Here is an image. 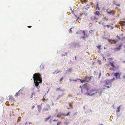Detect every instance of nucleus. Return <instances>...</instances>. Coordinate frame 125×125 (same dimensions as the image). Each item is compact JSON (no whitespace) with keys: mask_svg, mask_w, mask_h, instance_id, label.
I'll return each mask as SVG.
<instances>
[{"mask_svg":"<svg viewBox=\"0 0 125 125\" xmlns=\"http://www.w3.org/2000/svg\"><path fill=\"white\" fill-rule=\"evenodd\" d=\"M71 29H72V28H71L69 29V32L70 33H71L72 32V31Z\"/></svg>","mask_w":125,"mask_h":125,"instance_id":"obj_20","label":"nucleus"},{"mask_svg":"<svg viewBox=\"0 0 125 125\" xmlns=\"http://www.w3.org/2000/svg\"><path fill=\"white\" fill-rule=\"evenodd\" d=\"M95 14L99 16L100 15V13L98 11H96L95 13Z\"/></svg>","mask_w":125,"mask_h":125,"instance_id":"obj_16","label":"nucleus"},{"mask_svg":"<svg viewBox=\"0 0 125 125\" xmlns=\"http://www.w3.org/2000/svg\"><path fill=\"white\" fill-rule=\"evenodd\" d=\"M96 6H97V7L98 10H100V8L99 6H98V3H97V4Z\"/></svg>","mask_w":125,"mask_h":125,"instance_id":"obj_19","label":"nucleus"},{"mask_svg":"<svg viewBox=\"0 0 125 125\" xmlns=\"http://www.w3.org/2000/svg\"><path fill=\"white\" fill-rule=\"evenodd\" d=\"M106 26L108 28H109L110 27H111V26L109 25H106Z\"/></svg>","mask_w":125,"mask_h":125,"instance_id":"obj_27","label":"nucleus"},{"mask_svg":"<svg viewBox=\"0 0 125 125\" xmlns=\"http://www.w3.org/2000/svg\"><path fill=\"white\" fill-rule=\"evenodd\" d=\"M122 45V44H121L119 45L118 47H117L115 48V51H116L120 50L121 49Z\"/></svg>","mask_w":125,"mask_h":125,"instance_id":"obj_6","label":"nucleus"},{"mask_svg":"<svg viewBox=\"0 0 125 125\" xmlns=\"http://www.w3.org/2000/svg\"><path fill=\"white\" fill-rule=\"evenodd\" d=\"M99 63H100V64H101V61H99Z\"/></svg>","mask_w":125,"mask_h":125,"instance_id":"obj_45","label":"nucleus"},{"mask_svg":"<svg viewBox=\"0 0 125 125\" xmlns=\"http://www.w3.org/2000/svg\"><path fill=\"white\" fill-rule=\"evenodd\" d=\"M108 41L110 43H113L114 44L116 43L118 41V40H112L111 39H109L108 40Z\"/></svg>","mask_w":125,"mask_h":125,"instance_id":"obj_4","label":"nucleus"},{"mask_svg":"<svg viewBox=\"0 0 125 125\" xmlns=\"http://www.w3.org/2000/svg\"><path fill=\"white\" fill-rule=\"evenodd\" d=\"M43 110L44 111H47L48 109L45 108H44L43 109Z\"/></svg>","mask_w":125,"mask_h":125,"instance_id":"obj_28","label":"nucleus"},{"mask_svg":"<svg viewBox=\"0 0 125 125\" xmlns=\"http://www.w3.org/2000/svg\"><path fill=\"white\" fill-rule=\"evenodd\" d=\"M58 120H56V119H54L53 120V121H57Z\"/></svg>","mask_w":125,"mask_h":125,"instance_id":"obj_40","label":"nucleus"},{"mask_svg":"<svg viewBox=\"0 0 125 125\" xmlns=\"http://www.w3.org/2000/svg\"><path fill=\"white\" fill-rule=\"evenodd\" d=\"M38 92H39L40 91L39 90H38Z\"/></svg>","mask_w":125,"mask_h":125,"instance_id":"obj_53","label":"nucleus"},{"mask_svg":"<svg viewBox=\"0 0 125 125\" xmlns=\"http://www.w3.org/2000/svg\"><path fill=\"white\" fill-rule=\"evenodd\" d=\"M109 9H108L106 10V11L109 14H112V15H114V12L113 11H108V10Z\"/></svg>","mask_w":125,"mask_h":125,"instance_id":"obj_7","label":"nucleus"},{"mask_svg":"<svg viewBox=\"0 0 125 125\" xmlns=\"http://www.w3.org/2000/svg\"><path fill=\"white\" fill-rule=\"evenodd\" d=\"M111 27V29H113V27L112 26H111V27Z\"/></svg>","mask_w":125,"mask_h":125,"instance_id":"obj_39","label":"nucleus"},{"mask_svg":"<svg viewBox=\"0 0 125 125\" xmlns=\"http://www.w3.org/2000/svg\"><path fill=\"white\" fill-rule=\"evenodd\" d=\"M55 72H54V73H53V74H54L55 73Z\"/></svg>","mask_w":125,"mask_h":125,"instance_id":"obj_52","label":"nucleus"},{"mask_svg":"<svg viewBox=\"0 0 125 125\" xmlns=\"http://www.w3.org/2000/svg\"><path fill=\"white\" fill-rule=\"evenodd\" d=\"M115 5H116V6H120V4H115Z\"/></svg>","mask_w":125,"mask_h":125,"instance_id":"obj_34","label":"nucleus"},{"mask_svg":"<svg viewBox=\"0 0 125 125\" xmlns=\"http://www.w3.org/2000/svg\"><path fill=\"white\" fill-rule=\"evenodd\" d=\"M120 106L117 109V112H119L120 111Z\"/></svg>","mask_w":125,"mask_h":125,"instance_id":"obj_17","label":"nucleus"},{"mask_svg":"<svg viewBox=\"0 0 125 125\" xmlns=\"http://www.w3.org/2000/svg\"><path fill=\"white\" fill-rule=\"evenodd\" d=\"M35 105H33L32 106L31 108L32 109H33L35 107Z\"/></svg>","mask_w":125,"mask_h":125,"instance_id":"obj_31","label":"nucleus"},{"mask_svg":"<svg viewBox=\"0 0 125 125\" xmlns=\"http://www.w3.org/2000/svg\"><path fill=\"white\" fill-rule=\"evenodd\" d=\"M92 76H91L90 77H89L88 76H86L84 78L83 80H82L80 79H78V80H79L80 81V82L81 83H83L84 82H89L90 81L92 77Z\"/></svg>","mask_w":125,"mask_h":125,"instance_id":"obj_2","label":"nucleus"},{"mask_svg":"<svg viewBox=\"0 0 125 125\" xmlns=\"http://www.w3.org/2000/svg\"><path fill=\"white\" fill-rule=\"evenodd\" d=\"M106 85H111V81L110 80L107 79L105 81Z\"/></svg>","mask_w":125,"mask_h":125,"instance_id":"obj_5","label":"nucleus"},{"mask_svg":"<svg viewBox=\"0 0 125 125\" xmlns=\"http://www.w3.org/2000/svg\"><path fill=\"white\" fill-rule=\"evenodd\" d=\"M60 72V71H59L58 72L56 73H57H57H58L59 72Z\"/></svg>","mask_w":125,"mask_h":125,"instance_id":"obj_47","label":"nucleus"},{"mask_svg":"<svg viewBox=\"0 0 125 125\" xmlns=\"http://www.w3.org/2000/svg\"><path fill=\"white\" fill-rule=\"evenodd\" d=\"M68 108V109H69V108Z\"/></svg>","mask_w":125,"mask_h":125,"instance_id":"obj_59","label":"nucleus"},{"mask_svg":"<svg viewBox=\"0 0 125 125\" xmlns=\"http://www.w3.org/2000/svg\"><path fill=\"white\" fill-rule=\"evenodd\" d=\"M19 118H21V117H19ZM20 121V119H19V118H18V119L17 121Z\"/></svg>","mask_w":125,"mask_h":125,"instance_id":"obj_36","label":"nucleus"},{"mask_svg":"<svg viewBox=\"0 0 125 125\" xmlns=\"http://www.w3.org/2000/svg\"><path fill=\"white\" fill-rule=\"evenodd\" d=\"M37 88H38V89H39V88H38V87H37Z\"/></svg>","mask_w":125,"mask_h":125,"instance_id":"obj_54","label":"nucleus"},{"mask_svg":"<svg viewBox=\"0 0 125 125\" xmlns=\"http://www.w3.org/2000/svg\"><path fill=\"white\" fill-rule=\"evenodd\" d=\"M70 112H68V113L66 115H65L64 114H62L64 116H68L69 115V113Z\"/></svg>","mask_w":125,"mask_h":125,"instance_id":"obj_18","label":"nucleus"},{"mask_svg":"<svg viewBox=\"0 0 125 125\" xmlns=\"http://www.w3.org/2000/svg\"><path fill=\"white\" fill-rule=\"evenodd\" d=\"M85 38V37L84 36H83V37H81V38Z\"/></svg>","mask_w":125,"mask_h":125,"instance_id":"obj_46","label":"nucleus"},{"mask_svg":"<svg viewBox=\"0 0 125 125\" xmlns=\"http://www.w3.org/2000/svg\"><path fill=\"white\" fill-rule=\"evenodd\" d=\"M79 87L81 89V92H82V86H80V87Z\"/></svg>","mask_w":125,"mask_h":125,"instance_id":"obj_37","label":"nucleus"},{"mask_svg":"<svg viewBox=\"0 0 125 125\" xmlns=\"http://www.w3.org/2000/svg\"><path fill=\"white\" fill-rule=\"evenodd\" d=\"M86 85L85 84H84L83 85V86H82V87L83 88H85V87H86Z\"/></svg>","mask_w":125,"mask_h":125,"instance_id":"obj_21","label":"nucleus"},{"mask_svg":"<svg viewBox=\"0 0 125 125\" xmlns=\"http://www.w3.org/2000/svg\"><path fill=\"white\" fill-rule=\"evenodd\" d=\"M82 31L83 32V34H84V35H85V31Z\"/></svg>","mask_w":125,"mask_h":125,"instance_id":"obj_33","label":"nucleus"},{"mask_svg":"<svg viewBox=\"0 0 125 125\" xmlns=\"http://www.w3.org/2000/svg\"><path fill=\"white\" fill-rule=\"evenodd\" d=\"M63 79V77H62L61 78V79H60V81H61Z\"/></svg>","mask_w":125,"mask_h":125,"instance_id":"obj_30","label":"nucleus"},{"mask_svg":"<svg viewBox=\"0 0 125 125\" xmlns=\"http://www.w3.org/2000/svg\"><path fill=\"white\" fill-rule=\"evenodd\" d=\"M9 100L10 101L13 102L14 101V99L13 98V97L12 96H10V98L9 99Z\"/></svg>","mask_w":125,"mask_h":125,"instance_id":"obj_9","label":"nucleus"},{"mask_svg":"<svg viewBox=\"0 0 125 125\" xmlns=\"http://www.w3.org/2000/svg\"><path fill=\"white\" fill-rule=\"evenodd\" d=\"M123 78L124 79H125V75L123 76Z\"/></svg>","mask_w":125,"mask_h":125,"instance_id":"obj_43","label":"nucleus"},{"mask_svg":"<svg viewBox=\"0 0 125 125\" xmlns=\"http://www.w3.org/2000/svg\"><path fill=\"white\" fill-rule=\"evenodd\" d=\"M95 94V93H93L91 94H90V93H86L85 94H87L88 95L90 96H92L93 95H94Z\"/></svg>","mask_w":125,"mask_h":125,"instance_id":"obj_12","label":"nucleus"},{"mask_svg":"<svg viewBox=\"0 0 125 125\" xmlns=\"http://www.w3.org/2000/svg\"><path fill=\"white\" fill-rule=\"evenodd\" d=\"M35 93L34 92V93H33L32 94V95H31V96L30 98L31 99L32 98L33 96V95H35Z\"/></svg>","mask_w":125,"mask_h":125,"instance_id":"obj_15","label":"nucleus"},{"mask_svg":"<svg viewBox=\"0 0 125 125\" xmlns=\"http://www.w3.org/2000/svg\"><path fill=\"white\" fill-rule=\"evenodd\" d=\"M23 91V89H21L19 91H18V92H17L16 93V94L15 95V96L16 97H17L18 96V94H19V93L20 92V91H21L22 92Z\"/></svg>","mask_w":125,"mask_h":125,"instance_id":"obj_8","label":"nucleus"},{"mask_svg":"<svg viewBox=\"0 0 125 125\" xmlns=\"http://www.w3.org/2000/svg\"><path fill=\"white\" fill-rule=\"evenodd\" d=\"M72 69L71 68L69 69L66 71V73H69L72 72Z\"/></svg>","mask_w":125,"mask_h":125,"instance_id":"obj_11","label":"nucleus"},{"mask_svg":"<svg viewBox=\"0 0 125 125\" xmlns=\"http://www.w3.org/2000/svg\"><path fill=\"white\" fill-rule=\"evenodd\" d=\"M116 37L119 40L120 39V37L118 36H116Z\"/></svg>","mask_w":125,"mask_h":125,"instance_id":"obj_29","label":"nucleus"},{"mask_svg":"<svg viewBox=\"0 0 125 125\" xmlns=\"http://www.w3.org/2000/svg\"><path fill=\"white\" fill-rule=\"evenodd\" d=\"M113 75L116 77L117 79H119L120 78V74L119 73L117 72L116 73H114L113 74Z\"/></svg>","mask_w":125,"mask_h":125,"instance_id":"obj_3","label":"nucleus"},{"mask_svg":"<svg viewBox=\"0 0 125 125\" xmlns=\"http://www.w3.org/2000/svg\"><path fill=\"white\" fill-rule=\"evenodd\" d=\"M94 19H98V18H96L95 17H94Z\"/></svg>","mask_w":125,"mask_h":125,"instance_id":"obj_35","label":"nucleus"},{"mask_svg":"<svg viewBox=\"0 0 125 125\" xmlns=\"http://www.w3.org/2000/svg\"><path fill=\"white\" fill-rule=\"evenodd\" d=\"M109 75H110L109 74H108V76H109Z\"/></svg>","mask_w":125,"mask_h":125,"instance_id":"obj_58","label":"nucleus"},{"mask_svg":"<svg viewBox=\"0 0 125 125\" xmlns=\"http://www.w3.org/2000/svg\"><path fill=\"white\" fill-rule=\"evenodd\" d=\"M37 107L38 110L39 111V112L41 109V107L40 105H38L37 106Z\"/></svg>","mask_w":125,"mask_h":125,"instance_id":"obj_10","label":"nucleus"},{"mask_svg":"<svg viewBox=\"0 0 125 125\" xmlns=\"http://www.w3.org/2000/svg\"><path fill=\"white\" fill-rule=\"evenodd\" d=\"M33 78L34 79V81L35 85L36 86H38L39 83L42 82V79L40 74L38 73H36L33 75Z\"/></svg>","mask_w":125,"mask_h":125,"instance_id":"obj_1","label":"nucleus"},{"mask_svg":"<svg viewBox=\"0 0 125 125\" xmlns=\"http://www.w3.org/2000/svg\"><path fill=\"white\" fill-rule=\"evenodd\" d=\"M87 91H88V88H87Z\"/></svg>","mask_w":125,"mask_h":125,"instance_id":"obj_48","label":"nucleus"},{"mask_svg":"<svg viewBox=\"0 0 125 125\" xmlns=\"http://www.w3.org/2000/svg\"><path fill=\"white\" fill-rule=\"evenodd\" d=\"M106 87L107 88H110L111 87V86H106Z\"/></svg>","mask_w":125,"mask_h":125,"instance_id":"obj_38","label":"nucleus"},{"mask_svg":"<svg viewBox=\"0 0 125 125\" xmlns=\"http://www.w3.org/2000/svg\"><path fill=\"white\" fill-rule=\"evenodd\" d=\"M104 27H105V25H104Z\"/></svg>","mask_w":125,"mask_h":125,"instance_id":"obj_50","label":"nucleus"},{"mask_svg":"<svg viewBox=\"0 0 125 125\" xmlns=\"http://www.w3.org/2000/svg\"><path fill=\"white\" fill-rule=\"evenodd\" d=\"M75 59H76V57H75Z\"/></svg>","mask_w":125,"mask_h":125,"instance_id":"obj_56","label":"nucleus"},{"mask_svg":"<svg viewBox=\"0 0 125 125\" xmlns=\"http://www.w3.org/2000/svg\"><path fill=\"white\" fill-rule=\"evenodd\" d=\"M104 18H105V19H106V18H105V17Z\"/></svg>","mask_w":125,"mask_h":125,"instance_id":"obj_57","label":"nucleus"},{"mask_svg":"<svg viewBox=\"0 0 125 125\" xmlns=\"http://www.w3.org/2000/svg\"><path fill=\"white\" fill-rule=\"evenodd\" d=\"M101 45H99L97 47L99 48H100L101 47Z\"/></svg>","mask_w":125,"mask_h":125,"instance_id":"obj_32","label":"nucleus"},{"mask_svg":"<svg viewBox=\"0 0 125 125\" xmlns=\"http://www.w3.org/2000/svg\"><path fill=\"white\" fill-rule=\"evenodd\" d=\"M50 117H51V116H49L48 117L45 118V121H47L50 118Z\"/></svg>","mask_w":125,"mask_h":125,"instance_id":"obj_14","label":"nucleus"},{"mask_svg":"<svg viewBox=\"0 0 125 125\" xmlns=\"http://www.w3.org/2000/svg\"><path fill=\"white\" fill-rule=\"evenodd\" d=\"M31 27H32L31 26H28V27L29 28H30Z\"/></svg>","mask_w":125,"mask_h":125,"instance_id":"obj_41","label":"nucleus"},{"mask_svg":"<svg viewBox=\"0 0 125 125\" xmlns=\"http://www.w3.org/2000/svg\"><path fill=\"white\" fill-rule=\"evenodd\" d=\"M123 25H125V22H123Z\"/></svg>","mask_w":125,"mask_h":125,"instance_id":"obj_42","label":"nucleus"},{"mask_svg":"<svg viewBox=\"0 0 125 125\" xmlns=\"http://www.w3.org/2000/svg\"><path fill=\"white\" fill-rule=\"evenodd\" d=\"M115 78H113L112 79H110V80H111V82H112V81L114 80H115Z\"/></svg>","mask_w":125,"mask_h":125,"instance_id":"obj_26","label":"nucleus"},{"mask_svg":"<svg viewBox=\"0 0 125 125\" xmlns=\"http://www.w3.org/2000/svg\"><path fill=\"white\" fill-rule=\"evenodd\" d=\"M96 90L94 89H93L92 90H91L90 91V92H94V91H95Z\"/></svg>","mask_w":125,"mask_h":125,"instance_id":"obj_23","label":"nucleus"},{"mask_svg":"<svg viewBox=\"0 0 125 125\" xmlns=\"http://www.w3.org/2000/svg\"><path fill=\"white\" fill-rule=\"evenodd\" d=\"M116 69L114 65L113 66H112V70L113 71H115Z\"/></svg>","mask_w":125,"mask_h":125,"instance_id":"obj_13","label":"nucleus"},{"mask_svg":"<svg viewBox=\"0 0 125 125\" xmlns=\"http://www.w3.org/2000/svg\"><path fill=\"white\" fill-rule=\"evenodd\" d=\"M75 16H76V17H77V16H76V15L75 14Z\"/></svg>","mask_w":125,"mask_h":125,"instance_id":"obj_49","label":"nucleus"},{"mask_svg":"<svg viewBox=\"0 0 125 125\" xmlns=\"http://www.w3.org/2000/svg\"><path fill=\"white\" fill-rule=\"evenodd\" d=\"M9 104H7V106H9Z\"/></svg>","mask_w":125,"mask_h":125,"instance_id":"obj_51","label":"nucleus"},{"mask_svg":"<svg viewBox=\"0 0 125 125\" xmlns=\"http://www.w3.org/2000/svg\"><path fill=\"white\" fill-rule=\"evenodd\" d=\"M61 121L58 122L57 124L56 125H59V124H60L61 123Z\"/></svg>","mask_w":125,"mask_h":125,"instance_id":"obj_24","label":"nucleus"},{"mask_svg":"<svg viewBox=\"0 0 125 125\" xmlns=\"http://www.w3.org/2000/svg\"><path fill=\"white\" fill-rule=\"evenodd\" d=\"M109 60H112V58H108Z\"/></svg>","mask_w":125,"mask_h":125,"instance_id":"obj_44","label":"nucleus"},{"mask_svg":"<svg viewBox=\"0 0 125 125\" xmlns=\"http://www.w3.org/2000/svg\"><path fill=\"white\" fill-rule=\"evenodd\" d=\"M110 63L112 67L114 66L113 63L111 62H110Z\"/></svg>","mask_w":125,"mask_h":125,"instance_id":"obj_22","label":"nucleus"},{"mask_svg":"<svg viewBox=\"0 0 125 125\" xmlns=\"http://www.w3.org/2000/svg\"><path fill=\"white\" fill-rule=\"evenodd\" d=\"M76 33L77 34H78V32H77Z\"/></svg>","mask_w":125,"mask_h":125,"instance_id":"obj_55","label":"nucleus"},{"mask_svg":"<svg viewBox=\"0 0 125 125\" xmlns=\"http://www.w3.org/2000/svg\"><path fill=\"white\" fill-rule=\"evenodd\" d=\"M61 89L60 87H59L56 90H61Z\"/></svg>","mask_w":125,"mask_h":125,"instance_id":"obj_25","label":"nucleus"}]
</instances>
